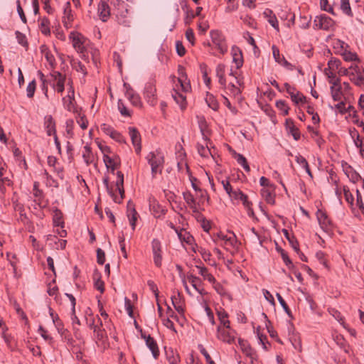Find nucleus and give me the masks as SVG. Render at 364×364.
<instances>
[{
  "mask_svg": "<svg viewBox=\"0 0 364 364\" xmlns=\"http://www.w3.org/2000/svg\"><path fill=\"white\" fill-rule=\"evenodd\" d=\"M92 277L94 280L95 288L99 290L100 293H103L105 291V283L101 279V274L97 269L94 271Z\"/></svg>",
  "mask_w": 364,
  "mask_h": 364,
  "instance_id": "412c9836",
  "label": "nucleus"
},
{
  "mask_svg": "<svg viewBox=\"0 0 364 364\" xmlns=\"http://www.w3.org/2000/svg\"><path fill=\"white\" fill-rule=\"evenodd\" d=\"M103 161L108 169H111V172L114 173L115 169L118 167L119 162V158H111L108 155L103 156Z\"/></svg>",
  "mask_w": 364,
  "mask_h": 364,
  "instance_id": "f3484780",
  "label": "nucleus"
},
{
  "mask_svg": "<svg viewBox=\"0 0 364 364\" xmlns=\"http://www.w3.org/2000/svg\"><path fill=\"white\" fill-rule=\"evenodd\" d=\"M343 194L346 202L352 207L353 205L354 197L346 186L343 187Z\"/></svg>",
  "mask_w": 364,
  "mask_h": 364,
  "instance_id": "864d4df0",
  "label": "nucleus"
},
{
  "mask_svg": "<svg viewBox=\"0 0 364 364\" xmlns=\"http://www.w3.org/2000/svg\"><path fill=\"white\" fill-rule=\"evenodd\" d=\"M218 338L223 342L232 343L235 341L234 331L230 328H226L221 326H218Z\"/></svg>",
  "mask_w": 364,
  "mask_h": 364,
  "instance_id": "423d86ee",
  "label": "nucleus"
},
{
  "mask_svg": "<svg viewBox=\"0 0 364 364\" xmlns=\"http://www.w3.org/2000/svg\"><path fill=\"white\" fill-rule=\"evenodd\" d=\"M197 150H198V153L199 154V155L204 158H206L209 155L212 154L210 149L208 148V146L207 145L203 146L202 144H197Z\"/></svg>",
  "mask_w": 364,
  "mask_h": 364,
  "instance_id": "37998d69",
  "label": "nucleus"
},
{
  "mask_svg": "<svg viewBox=\"0 0 364 364\" xmlns=\"http://www.w3.org/2000/svg\"><path fill=\"white\" fill-rule=\"evenodd\" d=\"M344 172L349 180L354 183L362 179L360 175L350 166H348V167L344 169Z\"/></svg>",
  "mask_w": 364,
  "mask_h": 364,
  "instance_id": "5701e85b",
  "label": "nucleus"
},
{
  "mask_svg": "<svg viewBox=\"0 0 364 364\" xmlns=\"http://www.w3.org/2000/svg\"><path fill=\"white\" fill-rule=\"evenodd\" d=\"M205 102L208 106L214 111H217L218 109L219 103L218 102V101L213 95H209L208 93L207 97L205 98Z\"/></svg>",
  "mask_w": 364,
  "mask_h": 364,
  "instance_id": "58836bf2",
  "label": "nucleus"
},
{
  "mask_svg": "<svg viewBox=\"0 0 364 364\" xmlns=\"http://www.w3.org/2000/svg\"><path fill=\"white\" fill-rule=\"evenodd\" d=\"M76 122L82 129H86L88 126V121L85 114L78 113L76 117Z\"/></svg>",
  "mask_w": 364,
  "mask_h": 364,
  "instance_id": "a18cd8bd",
  "label": "nucleus"
},
{
  "mask_svg": "<svg viewBox=\"0 0 364 364\" xmlns=\"http://www.w3.org/2000/svg\"><path fill=\"white\" fill-rule=\"evenodd\" d=\"M146 159L149 164L151 166V175L153 178H155L157 173H162V168L164 164V156L161 151L157 150L156 151H151L147 154Z\"/></svg>",
  "mask_w": 364,
  "mask_h": 364,
  "instance_id": "f257e3e1",
  "label": "nucleus"
},
{
  "mask_svg": "<svg viewBox=\"0 0 364 364\" xmlns=\"http://www.w3.org/2000/svg\"><path fill=\"white\" fill-rule=\"evenodd\" d=\"M276 107L283 112L284 115L289 114V107L284 100H278L276 102Z\"/></svg>",
  "mask_w": 364,
  "mask_h": 364,
  "instance_id": "6e6d98bb",
  "label": "nucleus"
},
{
  "mask_svg": "<svg viewBox=\"0 0 364 364\" xmlns=\"http://www.w3.org/2000/svg\"><path fill=\"white\" fill-rule=\"evenodd\" d=\"M166 358L169 364H178L180 362L179 355L171 348L167 349L165 348Z\"/></svg>",
  "mask_w": 364,
  "mask_h": 364,
  "instance_id": "393cba45",
  "label": "nucleus"
},
{
  "mask_svg": "<svg viewBox=\"0 0 364 364\" xmlns=\"http://www.w3.org/2000/svg\"><path fill=\"white\" fill-rule=\"evenodd\" d=\"M36 88V82L35 80L30 82L26 88L27 97L31 98L33 97Z\"/></svg>",
  "mask_w": 364,
  "mask_h": 364,
  "instance_id": "4d7b16f0",
  "label": "nucleus"
},
{
  "mask_svg": "<svg viewBox=\"0 0 364 364\" xmlns=\"http://www.w3.org/2000/svg\"><path fill=\"white\" fill-rule=\"evenodd\" d=\"M114 14L116 16L117 21L119 24L122 25L125 27L130 26L132 22V17L129 15L127 6L115 11Z\"/></svg>",
  "mask_w": 364,
  "mask_h": 364,
  "instance_id": "39448f33",
  "label": "nucleus"
},
{
  "mask_svg": "<svg viewBox=\"0 0 364 364\" xmlns=\"http://www.w3.org/2000/svg\"><path fill=\"white\" fill-rule=\"evenodd\" d=\"M82 158L87 166L90 165L94 161V155L92 154V149L87 144L84 146Z\"/></svg>",
  "mask_w": 364,
  "mask_h": 364,
  "instance_id": "c85d7f7f",
  "label": "nucleus"
},
{
  "mask_svg": "<svg viewBox=\"0 0 364 364\" xmlns=\"http://www.w3.org/2000/svg\"><path fill=\"white\" fill-rule=\"evenodd\" d=\"M53 220L55 226H60L61 228H63L64 222L63 220V213L60 210H55Z\"/></svg>",
  "mask_w": 364,
  "mask_h": 364,
  "instance_id": "e433bc0d",
  "label": "nucleus"
},
{
  "mask_svg": "<svg viewBox=\"0 0 364 364\" xmlns=\"http://www.w3.org/2000/svg\"><path fill=\"white\" fill-rule=\"evenodd\" d=\"M198 348L201 354L205 357L207 364H215V362L212 360L209 353L202 345H199Z\"/></svg>",
  "mask_w": 364,
  "mask_h": 364,
  "instance_id": "e2e57ef3",
  "label": "nucleus"
},
{
  "mask_svg": "<svg viewBox=\"0 0 364 364\" xmlns=\"http://www.w3.org/2000/svg\"><path fill=\"white\" fill-rule=\"evenodd\" d=\"M109 136L112 139L115 140L116 141H117L120 144H126L125 138L121 134V133L116 131L115 129L112 132V133L111 134V135Z\"/></svg>",
  "mask_w": 364,
  "mask_h": 364,
  "instance_id": "13d9d810",
  "label": "nucleus"
},
{
  "mask_svg": "<svg viewBox=\"0 0 364 364\" xmlns=\"http://www.w3.org/2000/svg\"><path fill=\"white\" fill-rule=\"evenodd\" d=\"M15 34L18 43L22 46L27 48L28 44L26 36L18 31H16Z\"/></svg>",
  "mask_w": 364,
  "mask_h": 364,
  "instance_id": "09e8293b",
  "label": "nucleus"
},
{
  "mask_svg": "<svg viewBox=\"0 0 364 364\" xmlns=\"http://www.w3.org/2000/svg\"><path fill=\"white\" fill-rule=\"evenodd\" d=\"M65 79L66 78H63L55 80L56 82L52 85L53 89L56 90V91L59 93H63L65 90Z\"/></svg>",
  "mask_w": 364,
  "mask_h": 364,
  "instance_id": "de8ad7c7",
  "label": "nucleus"
},
{
  "mask_svg": "<svg viewBox=\"0 0 364 364\" xmlns=\"http://www.w3.org/2000/svg\"><path fill=\"white\" fill-rule=\"evenodd\" d=\"M188 279L189 282L191 284L192 287L201 295H205L207 292L203 288H200V285L202 282L200 279L198 277H196L193 274L188 275Z\"/></svg>",
  "mask_w": 364,
  "mask_h": 364,
  "instance_id": "a211bd4d",
  "label": "nucleus"
},
{
  "mask_svg": "<svg viewBox=\"0 0 364 364\" xmlns=\"http://www.w3.org/2000/svg\"><path fill=\"white\" fill-rule=\"evenodd\" d=\"M239 343L242 352L245 353L247 356L250 357L251 359H254L255 358L257 355L255 350L252 349L247 343L243 340L240 339Z\"/></svg>",
  "mask_w": 364,
  "mask_h": 364,
  "instance_id": "4be33fe9",
  "label": "nucleus"
},
{
  "mask_svg": "<svg viewBox=\"0 0 364 364\" xmlns=\"http://www.w3.org/2000/svg\"><path fill=\"white\" fill-rule=\"evenodd\" d=\"M118 109L120 114L124 117H130L131 112L124 105L122 100H119L117 102Z\"/></svg>",
  "mask_w": 364,
  "mask_h": 364,
  "instance_id": "8fccbe9b",
  "label": "nucleus"
},
{
  "mask_svg": "<svg viewBox=\"0 0 364 364\" xmlns=\"http://www.w3.org/2000/svg\"><path fill=\"white\" fill-rule=\"evenodd\" d=\"M128 129L132 143L135 147V151L137 154H139L141 150V135L137 129L135 127H130Z\"/></svg>",
  "mask_w": 364,
  "mask_h": 364,
  "instance_id": "1a4fd4ad",
  "label": "nucleus"
},
{
  "mask_svg": "<svg viewBox=\"0 0 364 364\" xmlns=\"http://www.w3.org/2000/svg\"><path fill=\"white\" fill-rule=\"evenodd\" d=\"M291 99L295 104L306 102V97L299 92L292 95Z\"/></svg>",
  "mask_w": 364,
  "mask_h": 364,
  "instance_id": "052dcab7",
  "label": "nucleus"
},
{
  "mask_svg": "<svg viewBox=\"0 0 364 364\" xmlns=\"http://www.w3.org/2000/svg\"><path fill=\"white\" fill-rule=\"evenodd\" d=\"M72 21L73 16L71 14L70 4V2H67L66 7L64 9V16L63 22L64 23V26L68 28V25Z\"/></svg>",
  "mask_w": 364,
  "mask_h": 364,
  "instance_id": "72a5a7b5",
  "label": "nucleus"
},
{
  "mask_svg": "<svg viewBox=\"0 0 364 364\" xmlns=\"http://www.w3.org/2000/svg\"><path fill=\"white\" fill-rule=\"evenodd\" d=\"M341 9L345 14L353 16L349 0H341Z\"/></svg>",
  "mask_w": 364,
  "mask_h": 364,
  "instance_id": "a19ab883",
  "label": "nucleus"
},
{
  "mask_svg": "<svg viewBox=\"0 0 364 364\" xmlns=\"http://www.w3.org/2000/svg\"><path fill=\"white\" fill-rule=\"evenodd\" d=\"M316 217L321 228L323 230L328 232L331 229L332 223L325 212H323L321 210H318Z\"/></svg>",
  "mask_w": 364,
  "mask_h": 364,
  "instance_id": "9d476101",
  "label": "nucleus"
},
{
  "mask_svg": "<svg viewBox=\"0 0 364 364\" xmlns=\"http://www.w3.org/2000/svg\"><path fill=\"white\" fill-rule=\"evenodd\" d=\"M108 1L114 7V12L127 6V4L122 0H108Z\"/></svg>",
  "mask_w": 364,
  "mask_h": 364,
  "instance_id": "5fc2aeb1",
  "label": "nucleus"
},
{
  "mask_svg": "<svg viewBox=\"0 0 364 364\" xmlns=\"http://www.w3.org/2000/svg\"><path fill=\"white\" fill-rule=\"evenodd\" d=\"M200 69L203 75V78L205 84L209 87L210 85L211 80L208 76V66L205 63H202L200 65Z\"/></svg>",
  "mask_w": 364,
  "mask_h": 364,
  "instance_id": "79ce46f5",
  "label": "nucleus"
},
{
  "mask_svg": "<svg viewBox=\"0 0 364 364\" xmlns=\"http://www.w3.org/2000/svg\"><path fill=\"white\" fill-rule=\"evenodd\" d=\"M130 102L136 107L140 106L141 104V98L136 92H132L129 96L127 97Z\"/></svg>",
  "mask_w": 364,
  "mask_h": 364,
  "instance_id": "603ef678",
  "label": "nucleus"
},
{
  "mask_svg": "<svg viewBox=\"0 0 364 364\" xmlns=\"http://www.w3.org/2000/svg\"><path fill=\"white\" fill-rule=\"evenodd\" d=\"M330 90L333 100L334 101H339L341 100V95L342 94V87H334V86H331Z\"/></svg>",
  "mask_w": 364,
  "mask_h": 364,
  "instance_id": "3c124183",
  "label": "nucleus"
},
{
  "mask_svg": "<svg viewBox=\"0 0 364 364\" xmlns=\"http://www.w3.org/2000/svg\"><path fill=\"white\" fill-rule=\"evenodd\" d=\"M231 53L232 62L235 63L236 68L240 69L243 65V57L242 50L236 46L232 47Z\"/></svg>",
  "mask_w": 364,
  "mask_h": 364,
  "instance_id": "9b49d317",
  "label": "nucleus"
},
{
  "mask_svg": "<svg viewBox=\"0 0 364 364\" xmlns=\"http://www.w3.org/2000/svg\"><path fill=\"white\" fill-rule=\"evenodd\" d=\"M356 204L364 215V203L363 202L362 196L358 189L356 190Z\"/></svg>",
  "mask_w": 364,
  "mask_h": 364,
  "instance_id": "338daca9",
  "label": "nucleus"
},
{
  "mask_svg": "<svg viewBox=\"0 0 364 364\" xmlns=\"http://www.w3.org/2000/svg\"><path fill=\"white\" fill-rule=\"evenodd\" d=\"M283 232L284 234L285 237L289 240L291 247L296 252H299V242L294 235H290L288 230L286 229H283Z\"/></svg>",
  "mask_w": 364,
  "mask_h": 364,
  "instance_id": "c9c22d12",
  "label": "nucleus"
},
{
  "mask_svg": "<svg viewBox=\"0 0 364 364\" xmlns=\"http://www.w3.org/2000/svg\"><path fill=\"white\" fill-rule=\"evenodd\" d=\"M354 69L355 72L358 73V75H356L355 73H350L349 77L350 80L357 86L360 87L364 85V76L360 72L359 68L357 65H355Z\"/></svg>",
  "mask_w": 364,
  "mask_h": 364,
  "instance_id": "6ab92c4d",
  "label": "nucleus"
},
{
  "mask_svg": "<svg viewBox=\"0 0 364 364\" xmlns=\"http://www.w3.org/2000/svg\"><path fill=\"white\" fill-rule=\"evenodd\" d=\"M73 41V46L77 52L84 55L85 51V38L83 36L77 32H71L69 36Z\"/></svg>",
  "mask_w": 364,
  "mask_h": 364,
  "instance_id": "20e7f679",
  "label": "nucleus"
},
{
  "mask_svg": "<svg viewBox=\"0 0 364 364\" xmlns=\"http://www.w3.org/2000/svg\"><path fill=\"white\" fill-rule=\"evenodd\" d=\"M178 82L181 84V86L184 91H188L189 86V82L186 83V81L188 79L186 69L183 65H179L178 66Z\"/></svg>",
  "mask_w": 364,
  "mask_h": 364,
  "instance_id": "f8f14e48",
  "label": "nucleus"
},
{
  "mask_svg": "<svg viewBox=\"0 0 364 364\" xmlns=\"http://www.w3.org/2000/svg\"><path fill=\"white\" fill-rule=\"evenodd\" d=\"M314 22V28L315 29H321L325 31L331 30L335 24V21L326 14H321L316 16Z\"/></svg>",
  "mask_w": 364,
  "mask_h": 364,
  "instance_id": "7ed1b4c3",
  "label": "nucleus"
},
{
  "mask_svg": "<svg viewBox=\"0 0 364 364\" xmlns=\"http://www.w3.org/2000/svg\"><path fill=\"white\" fill-rule=\"evenodd\" d=\"M44 124L48 136L56 135L55 123L52 116L48 115L45 117Z\"/></svg>",
  "mask_w": 364,
  "mask_h": 364,
  "instance_id": "2eb2a0df",
  "label": "nucleus"
},
{
  "mask_svg": "<svg viewBox=\"0 0 364 364\" xmlns=\"http://www.w3.org/2000/svg\"><path fill=\"white\" fill-rule=\"evenodd\" d=\"M98 13L100 19L105 22L110 15V9L108 4L104 1H101L98 5Z\"/></svg>",
  "mask_w": 364,
  "mask_h": 364,
  "instance_id": "ddd939ff",
  "label": "nucleus"
},
{
  "mask_svg": "<svg viewBox=\"0 0 364 364\" xmlns=\"http://www.w3.org/2000/svg\"><path fill=\"white\" fill-rule=\"evenodd\" d=\"M212 43L221 54H225L228 51V45L225 38L221 31L213 30L210 32Z\"/></svg>",
  "mask_w": 364,
  "mask_h": 364,
  "instance_id": "f03ea898",
  "label": "nucleus"
},
{
  "mask_svg": "<svg viewBox=\"0 0 364 364\" xmlns=\"http://www.w3.org/2000/svg\"><path fill=\"white\" fill-rule=\"evenodd\" d=\"M232 233V237H228L227 235H225L223 234H219L218 237L220 238L223 240H225L228 242H229L232 246H235V243L237 242V238L235 235Z\"/></svg>",
  "mask_w": 364,
  "mask_h": 364,
  "instance_id": "0e129e2a",
  "label": "nucleus"
},
{
  "mask_svg": "<svg viewBox=\"0 0 364 364\" xmlns=\"http://www.w3.org/2000/svg\"><path fill=\"white\" fill-rule=\"evenodd\" d=\"M103 183L106 188L107 193L110 196L114 203H120V200H118L117 196L115 195L113 187L109 183V177L105 176L103 178Z\"/></svg>",
  "mask_w": 364,
  "mask_h": 364,
  "instance_id": "2f4dec72",
  "label": "nucleus"
},
{
  "mask_svg": "<svg viewBox=\"0 0 364 364\" xmlns=\"http://www.w3.org/2000/svg\"><path fill=\"white\" fill-rule=\"evenodd\" d=\"M225 66L224 64H218L216 67V76L218 77L219 83L225 87L226 79L225 77Z\"/></svg>",
  "mask_w": 364,
  "mask_h": 364,
  "instance_id": "bb28decb",
  "label": "nucleus"
},
{
  "mask_svg": "<svg viewBox=\"0 0 364 364\" xmlns=\"http://www.w3.org/2000/svg\"><path fill=\"white\" fill-rule=\"evenodd\" d=\"M274 189L271 188H262L261 190V194L265 201L269 204H274V195L273 194V191Z\"/></svg>",
  "mask_w": 364,
  "mask_h": 364,
  "instance_id": "cd10ccee",
  "label": "nucleus"
},
{
  "mask_svg": "<svg viewBox=\"0 0 364 364\" xmlns=\"http://www.w3.org/2000/svg\"><path fill=\"white\" fill-rule=\"evenodd\" d=\"M217 315L218 316V319L220 322V325L222 327H225L226 328H230V322L228 320V314L223 309H220L217 311Z\"/></svg>",
  "mask_w": 364,
  "mask_h": 364,
  "instance_id": "b1692460",
  "label": "nucleus"
},
{
  "mask_svg": "<svg viewBox=\"0 0 364 364\" xmlns=\"http://www.w3.org/2000/svg\"><path fill=\"white\" fill-rule=\"evenodd\" d=\"M277 250L278 252L280 253L281 257L285 263V264L288 267L289 269H293L294 267L291 260L289 257L287 253L282 248V247H277Z\"/></svg>",
  "mask_w": 364,
  "mask_h": 364,
  "instance_id": "4c0bfd02",
  "label": "nucleus"
},
{
  "mask_svg": "<svg viewBox=\"0 0 364 364\" xmlns=\"http://www.w3.org/2000/svg\"><path fill=\"white\" fill-rule=\"evenodd\" d=\"M343 59L348 62L358 60L357 54L350 52V51L345 52L343 54Z\"/></svg>",
  "mask_w": 364,
  "mask_h": 364,
  "instance_id": "69168bd1",
  "label": "nucleus"
},
{
  "mask_svg": "<svg viewBox=\"0 0 364 364\" xmlns=\"http://www.w3.org/2000/svg\"><path fill=\"white\" fill-rule=\"evenodd\" d=\"M320 6L322 10L326 11L333 15H336L333 7L328 5V0H320Z\"/></svg>",
  "mask_w": 364,
  "mask_h": 364,
  "instance_id": "bf43d9fd",
  "label": "nucleus"
},
{
  "mask_svg": "<svg viewBox=\"0 0 364 364\" xmlns=\"http://www.w3.org/2000/svg\"><path fill=\"white\" fill-rule=\"evenodd\" d=\"M150 210L155 218H159L161 215L165 213L163 208H161L158 203L153 201L150 203Z\"/></svg>",
  "mask_w": 364,
  "mask_h": 364,
  "instance_id": "f704fd0d",
  "label": "nucleus"
},
{
  "mask_svg": "<svg viewBox=\"0 0 364 364\" xmlns=\"http://www.w3.org/2000/svg\"><path fill=\"white\" fill-rule=\"evenodd\" d=\"M285 124L287 129L289 130L294 139L298 141L301 137V134L299 129L295 127L294 121L291 119H287Z\"/></svg>",
  "mask_w": 364,
  "mask_h": 364,
  "instance_id": "aec40b11",
  "label": "nucleus"
},
{
  "mask_svg": "<svg viewBox=\"0 0 364 364\" xmlns=\"http://www.w3.org/2000/svg\"><path fill=\"white\" fill-rule=\"evenodd\" d=\"M151 247L154 264L156 267H160L162 264L161 242L157 239H154L151 242Z\"/></svg>",
  "mask_w": 364,
  "mask_h": 364,
  "instance_id": "6e6552de",
  "label": "nucleus"
},
{
  "mask_svg": "<svg viewBox=\"0 0 364 364\" xmlns=\"http://www.w3.org/2000/svg\"><path fill=\"white\" fill-rule=\"evenodd\" d=\"M199 269V274L204 278V279L208 280L211 284L215 283V277L208 272V269L205 266H196Z\"/></svg>",
  "mask_w": 364,
  "mask_h": 364,
  "instance_id": "473e14b6",
  "label": "nucleus"
},
{
  "mask_svg": "<svg viewBox=\"0 0 364 364\" xmlns=\"http://www.w3.org/2000/svg\"><path fill=\"white\" fill-rule=\"evenodd\" d=\"M350 134L352 136V137H355L356 136V139L354 140V142H355V145L358 147V148H361L363 146H364L363 145V139H360V136L358 134V132L354 129V130L353 132H350Z\"/></svg>",
  "mask_w": 364,
  "mask_h": 364,
  "instance_id": "680f3d73",
  "label": "nucleus"
},
{
  "mask_svg": "<svg viewBox=\"0 0 364 364\" xmlns=\"http://www.w3.org/2000/svg\"><path fill=\"white\" fill-rule=\"evenodd\" d=\"M172 97L176 101L177 104H178L181 108V109H185L186 107V97L177 92L176 90H173L172 92Z\"/></svg>",
  "mask_w": 364,
  "mask_h": 364,
  "instance_id": "7c9ffc66",
  "label": "nucleus"
},
{
  "mask_svg": "<svg viewBox=\"0 0 364 364\" xmlns=\"http://www.w3.org/2000/svg\"><path fill=\"white\" fill-rule=\"evenodd\" d=\"M156 87L153 82H147L144 87V95L147 102L154 106L156 104Z\"/></svg>",
  "mask_w": 364,
  "mask_h": 364,
  "instance_id": "0eeeda50",
  "label": "nucleus"
},
{
  "mask_svg": "<svg viewBox=\"0 0 364 364\" xmlns=\"http://www.w3.org/2000/svg\"><path fill=\"white\" fill-rule=\"evenodd\" d=\"M50 21L48 18L44 17L42 18L41 24H40V28L41 32L45 35H48L50 33V28H49Z\"/></svg>",
  "mask_w": 364,
  "mask_h": 364,
  "instance_id": "c03bdc74",
  "label": "nucleus"
},
{
  "mask_svg": "<svg viewBox=\"0 0 364 364\" xmlns=\"http://www.w3.org/2000/svg\"><path fill=\"white\" fill-rule=\"evenodd\" d=\"M244 193L240 190H232V192L228 195L231 200H240Z\"/></svg>",
  "mask_w": 364,
  "mask_h": 364,
  "instance_id": "774afa93",
  "label": "nucleus"
},
{
  "mask_svg": "<svg viewBox=\"0 0 364 364\" xmlns=\"http://www.w3.org/2000/svg\"><path fill=\"white\" fill-rule=\"evenodd\" d=\"M232 155L234 158L236 159L237 162L242 166L245 171H250V168L247 161V159L243 155L237 153L235 151H232Z\"/></svg>",
  "mask_w": 364,
  "mask_h": 364,
  "instance_id": "c756f323",
  "label": "nucleus"
},
{
  "mask_svg": "<svg viewBox=\"0 0 364 364\" xmlns=\"http://www.w3.org/2000/svg\"><path fill=\"white\" fill-rule=\"evenodd\" d=\"M198 118V127L200 131V133L202 134L203 139L205 141L209 140L208 136H207V132H208V124L207 122L203 116L201 117H197Z\"/></svg>",
  "mask_w": 364,
  "mask_h": 364,
  "instance_id": "a878e982",
  "label": "nucleus"
},
{
  "mask_svg": "<svg viewBox=\"0 0 364 364\" xmlns=\"http://www.w3.org/2000/svg\"><path fill=\"white\" fill-rule=\"evenodd\" d=\"M277 298L278 299V301L279 302L280 305L283 308L284 311L286 312V314L288 315L289 318H293L291 311L289 308L287 304L284 301V299L282 298V296L280 295V294L277 293L276 294Z\"/></svg>",
  "mask_w": 364,
  "mask_h": 364,
  "instance_id": "ea45409f",
  "label": "nucleus"
},
{
  "mask_svg": "<svg viewBox=\"0 0 364 364\" xmlns=\"http://www.w3.org/2000/svg\"><path fill=\"white\" fill-rule=\"evenodd\" d=\"M146 345L151 351V353L155 359H157L159 355V350L156 341L150 335L147 336Z\"/></svg>",
  "mask_w": 364,
  "mask_h": 364,
  "instance_id": "dca6fc26",
  "label": "nucleus"
},
{
  "mask_svg": "<svg viewBox=\"0 0 364 364\" xmlns=\"http://www.w3.org/2000/svg\"><path fill=\"white\" fill-rule=\"evenodd\" d=\"M183 199L191 208V206H196V200L190 191L183 193Z\"/></svg>",
  "mask_w": 364,
  "mask_h": 364,
  "instance_id": "49530a36",
  "label": "nucleus"
},
{
  "mask_svg": "<svg viewBox=\"0 0 364 364\" xmlns=\"http://www.w3.org/2000/svg\"><path fill=\"white\" fill-rule=\"evenodd\" d=\"M181 294L178 291H173V294L171 296L172 304L175 309L181 314H183L184 309L181 302Z\"/></svg>",
  "mask_w": 364,
  "mask_h": 364,
  "instance_id": "4468645a",
  "label": "nucleus"
}]
</instances>
